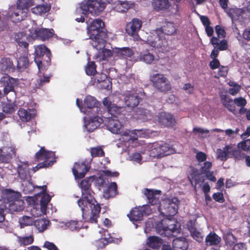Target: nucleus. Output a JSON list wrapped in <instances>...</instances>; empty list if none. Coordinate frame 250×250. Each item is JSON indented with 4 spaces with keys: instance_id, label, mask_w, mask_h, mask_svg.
Segmentation results:
<instances>
[{
    "instance_id": "nucleus-1",
    "label": "nucleus",
    "mask_w": 250,
    "mask_h": 250,
    "mask_svg": "<svg viewBox=\"0 0 250 250\" xmlns=\"http://www.w3.org/2000/svg\"><path fill=\"white\" fill-rule=\"evenodd\" d=\"M94 179L93 176H90L81 182L80 187L81 189L82 198L79 199L77 203L79 207L81 208L83 217L86 215L87 210H90L91 215L89 217V222L96 223L99 217L101 208L95 200L94 197L95 193L91 188Z\"/></svg>"
},
{
    "instance_id": "nucleus-2",
    "label": "nucleus",
    "mask_w": 250,
    "mask_h": 250,
    "mask_svg": "<svg viewBox=\"0 0 250 250\" xmlns=\"http://www.w3.org/2000/svg\"><path fill=\"white\" fill-rule=\"evenodd\" d=\"M35 57L34 61L38 67V78L34 82L35 88H40L48 83L50 81V76H48L44 73L42 75V71L43 70V63L45 62L48 65L51 61V52L50 50L43 44L38 45L35 50Z\"/></svg>"
},
{
    "instance_id": "nucleus-3",
    "label": "nucleus",
    "mask_w": 250,
    "mask_h": 250,
    "mask_svg": "<svg viewBox=\"0 0 250 250\" xmlns=\"http://www.w3.org/2000/svg\"><path fill=\"white\" fill-rule=\"evenodd\" d=\"M104 27V23L100 19L94 20L87 26V33L92 41L91 44L96 49L103 47L106 43L107 33Z\"/></svg>"
},
{
    "instance_id": "nucleus-4",
    "label": "nucleus",
    "mask_w": 250,
    "mask_h": 250,
    "mask_svg": "<svg viewBox=\"0 0 250 250\" xmlns=\"http://www.w3.org/2000/svg\"><path fill=\"white\" fill-rule=\"evenodd\" d=\"M107 0H88L82 2L80 8L83 14L90 13L93 15H99L105 8Z\"/></svg>"
},
{
    "instance_id": "nucleus-5",
    "label": "nucleus",
    "mask_w": 250,
    "mask_h": 250,
    "mask_svg": "<svg viewBox=\"0 0 250 250\" xmlns=\"http://www.w3.org/2000/svg\"><path fill=\"white\" fill-rule=\"evenodd\" d=\"M151 6L153 10L158 13H169L170 15H176L179 12V5L175 4L171 7L169 0H152Z\"/></svg>"
},
{
    "instance_id": "nucleus-6",
    "label": "nucleus",
    "mask_w": 250,
    "mask_h": 250,
    "mask_svg": "<svg viewBox=\"0 0 250 250\" xmlns=\"http://www.w3.org/2000/svg\"><path fill=\"white\" fill-rule=\"evenodd\" d=\"M152 86L158 91L166 93L171 89L169 80L162 73H153L149 76Z\"/></svg>"
},
{
    "instance_id": "nucleus-7",
    "label": "nucleus",
    "mask_w": 250,
    "mask_h": 250,
    "mask_svg": "<svg viewBox=\"0 0 250 250\" xmlns=\"http://www.w3.org/2000/svg\"><path fill=\"white\" fill-rule=\"evenodd\" d=\"M180 201L177 197L165 199L160 203L159 210L161 213L168 216H174L178 210Z\"/></svg>"
},
{
    "instance_id": "nucleus-8",
    "label": "nucleus",
    "mask_w": 250,
    "mask_h": 250,
    "mask_svg": "<svg viewBox=\"0 0 250 250\" xmlns=\"http://www.w3.org/2000/svg\"><path fill=\"white\" fill-rule=\"evenodd\" d=\"M119 114L114 113L111 117L107 118L105 125L108 130L112 133L121 134L123 136H128L129 134L128 130H124V125L119 121L117 115Z\"/></svg>"
},
{
    "instance_id": "nucleus-9",
    "label": "nucleus",
    "mask_w": 250,
    "mask_h": 250,
    "mask_svg": "<svg viewBox=\"0 0 250 250\" xmlns=\"http://www.w3.org/2000/svg\"><path fill=\"white\" fill-rule=\"evenodd\" d=\"M76 104L81 111L85 112L84 110L83 111V107L86 108L90 110H86L85 111L88 113L91 112L93 115L97 114L100 110V103L95 98L91 96H87L84 98L83 104H82V101H80L79 99H77L76 100Z\"/></svg>"
},
{
    "instance_id": "nucleus-10",
    "label": "nucleus",
    "mask_w": 250,
    "mask_h": 250,
    "mask_svg": "<svg viewBox=\"0 0 250 250\" xmlns=\"http://www.w3.org/2000/svg\"><path fill=\"white\" fill-rule=\"evenodd\" d=\"M167 226L159 229V233L162 236L174 237L180 233L181 225L175 220L167 221Z\"/></svg>"
},
{
    "instance_id": "nucleus-11",
    "label": "nucleus",
    "mask_w": 250,
    "mask_h": 250,
    "mask_svg": "<svg viewBox=\"0 0 250 250\" xmlns=\"http://www.w3.org/2000/svg\"><path fill=\"white\" fill-rule=\"evenodd\" d=\"M172 148L166 143L162 142H154L152 144L150 155L152 157L162 158L171 154Z\"/></svg>"
},
{
    "instance_id": "nucleus-12",
    "label": "nucleus",
    "mask_w": 250,
    "mask_h": 250,
    "mask_svg": "<svg viewBox=\"0 0 250 250\" xmlns=\"http://www.w3.org/2000/svg\"><path fill=\"white\" fill-rule=\"evenodd\" d=\"M28 13L16 5L11 6L6 16L13 22H20L27 17Z\"/></svg>"
},
{
    "instance_id": "nucleus-13",
    "label": "nucleus",
    "mask_w": 250,
    "mask_h": 250,
    "mask_svg": "<svg viewBox=\"0 0 250 250\" xmlns=\"http://www.w3.org/2000/svg\"><path fill=\"white\" fill-rule=\"evenodd\" d=\"M151 211L149 205H144L132 209L127 216L131 221L137 222L142 220L144 215H149L151 213Z\"/></svg>"
},
{
    "instance_id": "nucleus-14",
    "label": "nucleus",
    "mask_w": 250,
    "mask_h": 250,
    "mask_svg": "<svg viewBox=\"0 0 250 250\" xmlns=\"http://www.w3.org/2000/svg\"><path fill=\"white\" fill-rule=\"evenodd\" d=\"M16 149L13 146H4L0 148V162L8 163L16 155Z\"/></svg>"
},
{
    "instance_id": "nucleus-15",
    "label": "nucleus",
    "mask_w": 250,
    "mask_h": 250,
    "mask_svg": "<svg viewBox=\"0 0 250 250\" xmlns=\"http://www.w3.org/2000/svg\"><path fill=\"white\" fill-rule=\"evenodd\" d=\"M89 169L90 166L86 164L85 162H78L75 163L72 171L76 178L82 179L84 177Z\"/></svg>"
},
{
    "instance_id": "nucleus-16",
    "label": "nucleus",
    "mask_w": 250,
    "mask_h": 250,
    "mask_svg": "<svg viewBox=\"0 0 250 250\" xmlns=\"http://www.w3.org/2000/svg\"><path fill=\"white\" fill-rule=\"evenodd\" d=\"M142 26V21L137 18H134L131 21L127 23L125 31L130 36H138V33L141 29Z\"/></svg>"
},
{
    "instance_id": "nucleus-17",
    "label": "nucleus",
    "mask_w": 250,
    "mask_h": 250,
    "mask_svg": "<svg viewBox=\"0 0 250 250\" xmlns=\"http://www.w3.org/2000/svg\"><path fill=\"white\" fill-rule=\"evenodd\" d=\"M1 197L3 202L7 205L20 199L21 197V194L19 192L6 188L1 190Z\"/></svg>"
},
{
    "instance_id": "nucleus-18",
    "label": "nucleus",
    "mask_w": 250,
    "mask_h": 250,
    "mask_svg": "<svg viewBox=\"0 0 250 250\" xmlns=\"http://www.w3.org/2000/svg\"><path fill=\"white\" fill-rule=\"evenodd\" d=\"M17 173L18 177L22 181L31 180V176L27 161L20 162L17 166Z\"/></svg>"
},
{
    "instance_id": "nucleus-19",
    "label": "nucleus",
    "mask_w": 250,
    "mask_h": 250,
    "mask_svg": "<svg viewBox=\"0 0 250 250\" xmlns=\"http://www.w3.org/2000/svg\"><path fill=\"white\" fill-rule=\"evenodd\" d=\"M34 35L36 39L44 42L49 40L54 35V31L53 29L37 28L34 30Z\"/></svg>"
},
{
    "instance_id": "nucleus-20",
    "label": "nucleus",
    "mask_w": 250,
    "mask_h": 250,
    "mask_svg": "<svg viewBox=\"0 0 250 250\" xmlns=\"http://www.w3.org/2000/svg\"><path fill=\"white\" fill-rule=\"evenodd\" d=\"M141 100L136 92L128 91L125 94V103L129 107L133 108L138 106Z\"/></svg>"
},
{
    "instance_id": "nucleus-21",
    "label": "nucleus",
    "mask_w": 250,
    "mask_h": 250,
    "mask_svg": "<svg viewBox=\"0 0 250 250\" xmlns=\"http://www.w3.org/2000/svg\"><path fill=\"white\" fill-rule=\"evenodd\" d=\"M35 159L37 161H43L49 162L50 160L53 161V164L55 162V153L54 152L46 150L44 147H42L35 154Z\"/></svg>"
},
{
    "instance_id": "nucleus-22",
    "label": "nucleus",
    "mask_w": 250,
    "mask_h": 250,
    "mask_svg": "<svg viewBox=\"0 0 250 250\" xmlns=\"http://www.w3.org/2000/svg\"><path fill=\"white\" fill-rule=\"evenodd\" d=\"M15 66L12 60L9 58H3L0 61V71L3 74L8 76L9 73L13 72Z\"/></svg>"
},
{
    "instance_id": "nucleus-23",
    "label": "nucleus",
    "mask_w": 250,
    "mask_h": 250,
    "mask_svg": "<svg viewBox=\"0 0 250 250\" xmlns=\"http://www.w3.org/2000/svg\"><path fill=\"white\" fill-rule=\"evenodd\" d=\"M162 191L160 190H153L146 188L145 194L146 196L148 203L151 205H155L160 203V197Z\"/></svg>"
},
{
    "instance_id": "nucleus-24",
    "label": "nucleus",
    "mask_w": 250,
    "mask_h": 250,
    "mask_svg": "<svg viewBox=\"0 0 250 250\" xmlns=\"http://www.w3.org/2000/svg\"><path fill=\"white\" fill-rule=\"evenodd\" d=\"M159 123L168 127H173L176 123V120L173 115L168 113H163L159 117Z\"/></svg>"
},
{
    "instance_id": "nucleus-25",
    "label": "nucleus",
    "mask_w": 250,
    "mask_h": 250,
    "mask_svg": "<svg viewBox=\"0 0 250 250\" xmlns=\"http://www.w3.org/2000/svg\"><path fill=\"white\" fill-rule=\"evenodd\" d=\"M103 122L102 118L98 116H94L91 117L85 124V126L87 131L89 132H93L99 127Z\"/></svg>"
},
{
    "instance_id": "nucleus-26",
    "label": "nucleus",
    "mask_w": 250,
    "mask_h": 250,
    "mask_svg": "<svg viewBox=\"0 0 250 250\" xmlns=\"http://www.w3.org/2000/svg\"><path fill=\"white\" fill-rule=\"evenodd\" d=\"M188 247V242L185 237H177L172 241V247L174 250H187Z\"/></svg>"
},
{
    "instance_id": "nucleus-27",
    "label": "nucleus",
    "mask_w": 250,
    "mask_h": 250,
    "mask_svg": "<svg viewBox=\"0 0 250 250\" xmlns=\"http://www.w3.org/2000/svg\"><path fill=\"white\" fill-rule=\"evenodd\" d=\"M18 114L22 121L27 122L34 117L35 111L33 109L29 108L24 109L21 108L19 110Z\"/></svg>"
},
{
    "instance_id": "nucleus-28",
    "label": "nucleus",
    "mask_w": 250,
    "mask_h": 250,
    "mask_svg": "<svg viewBox=\"0 0 250 250\" xmlns=\"http://www.w3.org/2000/svg\"><path fill=\"white\" fill-rule=\"evenodd\" d=\"M1 81L3 83L4 93L7 94L9 92L14 91V83L15 80L12 78L10 77L8 75L2 77L1 78Z\"/></svg>"
},
{
    "instance_id": "nucleus-29",
    "label": "nucleus",
    "mask_w": 250,
    "mask_h": 250,
    "mask_svg": "<svg viewBox=\"0 0 250 250\" xmlns=\"http://www.w3.org/2000/svg\"><path fill=\"white\" fill-rule=\"evenodd\" d=\"M134 6V3L128 1H119L115 4L113 9L118 12L125 13Z\"/></svg>"
},
{
    "instance_id": "nucleus-30",
    "label": "nucleus",
    "mask_w": 250,
    "mask_h": 250,
    "mask_svg": "<svg viewBox=\"0 0 250 250\" xmlns=\"http://www.w3.org/2000/svg\"><path fill=\"white\" fill-rule=\"evenodd\" d=\"M163 243L162 239L158 236H152L147 238L146 244L149 248L154 250L159 249Z\"/></svg>"
},
{
    "instance_id": "nucleus-31",
    "label": "nucleus",
    "mask_w": 250,
    "mask_h": 250,
    "mask_svg": "<svg viewBox=\"0 0 250 250\" xmlns=\"http://www.w3.org/2000/svg\"><path fill=\"white\" fill-rule=\"evenodd\" d=\"M23 204L24 202L20 198L5 206L10 211L13 212L22 210L24 208Z\"/></svg>"
},
{
    "instance_id": "nucleus-32",
    "label": "nucleus",
    "mask_w": 250,
    "mask_h": 250,
    "mask_svg": "<svg viewBox=\"0 0 250 250\" xmlns=\"http://www.w3.org/2000/svg\"><path fill=\"white\" fill-rule=\"evenodd\" d=\"M82 228L81 222L77 220H68L63 223V229L79 231Z\"/></svg>"
},
{
    "instance_id": "nucleus-33",
    "label": "nucleus",
    "mask_w": 250,
    "mask_h": 250,
    "mask_svg": "<svg viewBox=\"0 0 250 250\" xmlns=\"http://www.w3.org/2000/svg\"><path fill=\"white\" fill-rule=\"evenodd\" d=\"M220 99L223 105L229 111L234 112L235 111V106L234 104V100L226 95H221Z\"/></svg>"
},
{
    "instance_id": "nucleus-34",
    "label": "nucleus",
    "mask_w": 250,
    "mask_h": 250,
    "mask_svg": "<svg viewBox=\"0 0 250 250\" xmlns=\"http://www.w3.org/2000/svg\"><path fill=\"white\" fill-rule=\"evenodd\" d=\"M16 42L20 46L26 48L29 44L27 42V35L25 32H20L15 36Z\"/></svg>"
},
{
    "instance_id": "nucleus-35",
    "label": "nucleus",
    "mask_w": 250,
    "mask_h": 250,
    "mask_svg": "<svg viewBox=\"0 0 250 250\" xmlns=\"http://www.w3.org/2000/svg\"><path fill=\"white\" fill-rule=\"evenodd\" d=\"M51 5L48 4H39L31 9V12L37 15H42L49 12Z\"/></svg>"
},
{
    "instance_id": "nucleus-36",
    "label": "nucleus",
    "mask_w": 250,
    "mask_h": 250,
    "mask_svg": "<svg viewBox=\"0 0 250 250\" xmlns=\"http://www.w3.org/2000/svg\"><path fill=\"white\" fill-rule=\"evenodd\" d=\"M221 241V238L215 233L210 232L206 237L205 243L207 246L218 245Z\"/></svg>"
},
{
    "instance_id": "nucleus-37",
    "label": "nucleus",
    "mask_w": 250,
    "mask_h": 250,
    "mask_svg": "<svg viewBox=\"0 0 250 250\" xmlns=\"http://www.w3.org/2000/svg\"><path fill=\"white\" fill-rule=\"evenodd\" d=\"M231 146H225L223 149L219 148L217 149V158L222 161H225L228 157L230 155L229 151Z\"/></svg>"
},
{
    "instance_id": "nucleus-38",
    "label": "nucleus",
    "mask_w": 250,
    "mask_h": 250,
    "mask_svg": "<svg viewBox=\"0 0 250 250\" xmlns=\"http://www.w3.org/2000/svg\"><path fill=\"white\" fill-rule=\"evenodd\" d=\"M137 118L143 121L150 119L152 117L151 112L145 108H139L136 111Z\"/></svg>"
},
{
    "instance_id": "nucleus-39",
    "label": "nucleus",
    "mask_w": 250,
    "mask_h": 250,
    "mask_svg": "<svg viewBox=\"0 0 250 250\" xmlns=\"http://www.w3.org/2000/svg\"><path fill=\"white\" fill-rule=\"evenodd\" d=\"M189 180L190 181L191 184L192 185V181H194V188H196V186L197 184L200 182L203 183L204 179L201 180L199 174L198 173L197 168L193 167L191 168L189 172V176H188Z\"/></svg>"
},
{
    "instance_id": "nucleus-40",
    "label": "nucleus",
    "mask_w": 250,
    "mask_h": 250,
    "mask_svg": "<svg viewBox=\"0 0 250 250\" xmlns=\"http://www.w3.org/2000/svg\"><path fill=\"white\" fill-rule=\"evenodd\" d=\"M115 52L118 56L123 58L131 57L134 54L132 49L129 47L116 48Z\"/></svg>"
},
{
    "instance_id": "nucleus-41",
    "label": "nucleus",
    "mask_w": 250,
    "mask_h": 250,
    "mask_svg": "<svg viewBox=\"0 0 250 250\" xmlns=\"http://www.w3.org/2000/svg\"><path fill=\"white\" fill-rule=\"evenodd\" d=\"M103 104L106 106L109 113L111 115H113L115 113L117 114H120L122 109H123V108L121 107L111 106V103L108 100L107 98H105L104 99Z\"/></svg>"
},
{
    "instance_id": "nucleus-42",
    "label": "nucleus",
    "mask_w": 250,
    "mask_h": 250,
    "mask_svg": "<svg viewBox=\"0 0 250 250\" xmlns=\"http://www.w3.org/2000/svg\"><path fill=\"white\" fill-rule=\"evenodd\" d=\"M162 29L163 32L167 35H172L175 34L177 31L176 26L172 22H167Z\"/></svg>"
},
{
    "instance_id": "nucleus-43",
    "label": "nucleus",
    "mask_w": 250,
    "mask_h": 250,
    "mask_svg": "<svg viewBox=\"0 0 250 250\" xmlns=\"http://www.w3.org/2000/svg\"><path fill=\"white\" fill-rule=\"evenodd\" d=\"M51 199V197L48 193L42 194L40 200V207L41 210L43 213H46L47 205L50 201Z\"/></svg>"
},
{
    "instance_id": "nucleus-44",
    "label": "nucleus",
    "mask_w": 250,
    "mask_h": 250,
    "mask_svg": "<svg viewBox=\"0 0 250 250\" xmlns=\"http://www.w3.org/2000/svg\"><path fill=\"white\" fill-rule=\"evenodd\" d=\"M90 58H88V61L85 67V71L88 76H95L97 73V65L94 61H90Z\"/></svg>"
},
{
    "instance_id": "nucleus-45",
    "label": "nucleus",
    "mask_w": 250,
    "mask_h": 250,
    "mask_svg": "<svg viewBox=\"0 0 250 250\" xmlns=\"http://www.w3.org/2000/svg\"><path fill=\"white\" fill-rule=\"evenodd\" d=\"M49 221L45 219H38L34 221V225L40 232H42L47 228Z\"/></svg>"
},
{
    "instance_id": "nucleus-46",
    "label": "nucleus",
    "mask_w": 250,
    "mask_h": 250,
    "mask_svg": "<svg viewBox=\"0 0 250 250\" xmlns=\"http://www.w3.org/2000/svg\"><path fill=\"white\" fill-rule=\"evenodd\" d=\"M188 229L190 233L192 238L198 242H201L203 240V236L197 229L193 226L188 227Z\"/></svg>"
},
{
    "instance_id": "nucleus-47",
    "label": "nucleus",
    "mask_w": 250,
    "mask_h": 250,
    "mask_svg": "<svg viewBox=\"0 0 250 250\" xmlns=\"http://www.w3.org/2000/svg\"><path fill=\"white\" fill-rule=\"evenodd\" d=\"M34 4L33 0H17L16 5L28 13L29 8Z\"/></svg>"
},
{
    "instance_id": "nucleus-48",
    "label": "nucleus",
    "mask_w": 250,
    "mask_h": 250,
    "mask_svg": "<svg viewBox=\"0 0 250 250\" xmlns=\"http://www.w3.org/2000/svg\"><path fill=\"white\" fill-rule=\"evenodd\" d=\"M104 46L105 44L103 47L99 49V50L102 49L101 51H99L97 54V58H99L100 61L105 60L112 55L111 51L109 49H105Z\"/></svg>"
},
{
    "instance_id": "nucleus-49",
    "label": "nucleus",
    "mask_w": 250,
    "mask_h": 250,
    "mask_svg": "<svg viewBox=\"0 0 250 250\" xmlns=\"http://www.w3.org/2000/svg\"><path fill=\"white\" fill-rule=\"evenodd\" d=\"M16 105L14 103H4L2 104V111L6 114H12L16 111Z\"/></svg>"
},
{
    "instance_id": "nucleus-50",
    "label": "nucleus",
    "mask_w": 250,
    "mask_h": 250,
    "mask_svg": "<svg viewBox=\"0 0 250 250\" xmlns=\"http://www.w3.org/2000/svg\"><path fill=\"white\" fill-rule=\"evenodd\" d=\"M105 194H107V197H114L118 194L117 185L115 182H111L107 188V192Z\"/></svg>"
},
{
    "instance_id": "nucleus-51",
    "label": "nucleus",
    "mask_w": 250,
    "mask_h": 250,
    "mask_svg": "<svg viewBox=\"0 0 250 250\" xmlns=\"http://www.w3.org/2000/svg\"><path fill=\"white\" fill-rule=\"evenodd\" d=\"M34 219L32 217L23 216L19 219V223L21 227L31 226L34 224Z\"/></svg>"
},
{
    "instance_id": "nucleus-52",
    "label": "nucleus",
    "mask_w": 250,
    "mask_h": 250,
    "mask_svg": "<svg viewBox=\"0 0 250 250\" xmlns=\"http://www.w3.org/2000/svg\"><path fill=\"white\" fill-rule=\"evenodd\" d=\"M129 134L127 136H129V140L132 141L137 140L138 137H144V131L143 129H134L132 131H129Z\"/></svg>"
},
{
    "instance_id": "nucleus-53",
    "label": "nucleus",
    "mask_w": 250,
    "mask_h": 250,
    "mask_svg": "<svg viewBox=\"0 0 250 250\" xmlns=\"http://www.w3.org/2000/svg\"><path fill=\"white\" fill-rule=\"evenodd\" d=\"M90 153L92 157H103L104 156V152L101 146L90 148Z\"/></svg>"
},
{
    "instance_id": "nucleus-54",
    "label": "nucleus",
    "mask_w": 250,
    "mask_h": 250,
    "mask_svg": "<svg viewBox=\"0 0 250 250\" xmlns=\"http://www.w3.org/2000/svg\"><path fill=\"white\" fill-rule=\"evenodd\" d=\"M29 64V60L26 56L21 57L17 61V67L19 69H25Z\"/></svg>"
},
{
    "instance_id": "nucleus-55",
    "label": "nucleus",
    "mask_w": 250,
    "mask_h": 250,
    "mask_svg": "<svg viewBox=\"0 0 250 250\" xmlns=\"http://www.w3.org/2000/svg\"><path fill=\"white\" fill-rule=\"evenodd\" d=\"M238 148H233L231 146L229 151H230V155L229 157H234L237 160H241L244 158V155Z\"/></svg>"
},
{
    "instance_id": "nucleus-56",
    "label": "nucleus",
    "mask_w": 250,
    "mask_h": 250,
    "mask_svg": "<svg viewBox=\"0 0 250 250\" xmlns=\"http://www.w3.org/2000/svg\"><path fill=\"white\" fill-rule=\"evenodd\" d=\"M154 56L149 52H146L140 56L141 60H143L147 63H151L154 60Z\"/></svg>"
},
{
    "instance_id": "nucleus-57",
    "label": "nucleus",
    "mask_w": 250,
    "mask_h": 250,
    "mask_svg": "<svg viewBox=\"0 0 250 250\" xmlns=\"http://www.w3.org/2000/svg\"><path fill=\"white\" fill-rule=\"evenodd\" d=\"M53 165V161L50 160L49 162H47L45 161H43L42 163H40L37 165V166L33 168V171L34 172H36L39 169L42 168L49 167Z\"/></svg>"
},
{
    "instance_id": "nucleus-58",
    "label": "nucleus",
    "mask_w": 250,
    "mask_h": 250,
    "mask_svg": "<svg viewBox=\"0 0 250 250\" xmlns=\"http://www.w3.org/2000/svg\"><path fill=\"white\" fill-rule=\"evenodd\" d=\"M237 147L242 150L250 151V140L247 139L238 144Z\"/></svg>"
},
{
    "instance_id": "nucleus-59",
    "label": "nucleus",
    "mask_w": 250,
    "mask_h": 250,
    "mask_svg": "<svg viewBox=\"0 0 250 250\" xmlns=\"http://www.w3.org/2000/svg\"><path fill=\"white\" fill-rule=\"evenodd\" d=\"M108 243H109V239L102 237L96 241L95 246L98 249H103Z\"/></svg>"
},
{
    "instance_id": "nucleus-60",
    "label": "nucleus",
    "mask_w": 250,
    "mask_h": 250,
    "mask_svg": "<svg viewBox=\"0 0 250 250\" xmlns=\"http://www.w3.org/2000/svg\"><path fill=\"white\" fill-rule=\"evenodd\" d=\"M26 182L24 186L23 191L26 193H31L35 188L34 184L32 182V179L29 180H26Z\"/></svg>"
},
{
    "instance_id": "nucleus-61",
    "label": "nucleus",
    "mask_w": 250,
    "mask_h": 250,
    "mask_svg": "<svg viewBox=\"0 0 250 250\" xmlns=\"http://www.w3.org/2000/svg\"><path fill=\"white\" fill-rule=\"evenodd\" d=\"M34 241L33 236H28L21 237L20 239V243L21 245L23 246H27L32 244Z\"/></svg>"
},
{
    "instance_id": "nucleus-62",
    "label": "nucleus",
    "mask_w": 250,
    "mask_h": 250,
    "mask_svg": "<svg viewBox=\"0 0 250 250\" xmlns=\"http://www.w3.org/2000/svg\"><path fill=\"white\" fill-rule=\"evenodd\" d=\"M229 84L230 86H233V87L229 89V93L231 95H234L239 91L240 89V86L239 84L234 83L233 82H230L229 83Z\"/></svg>"
},
{
    "instance_id": "nucleus-63",
    "label": "nucleus",
    "mask_w": 250,
    "mask_h": 250,
    "mask_svg": "<svg viewBox=\"0 0 250 250\" xmlns=\"http://www.w3.org/2000/svg\"><path fill=\"white\" fill-rule=\"evenodd\" d=\"M212 167V163L209 161L205 162L203 166L200 168V171L201 173L205 174L208 172L210 171L209 169Z\"/></svg>"
},
{
    "instance_id": "nucleus-64",
    "label": "nucleus",
    "mask_w": 250,
    "mask_h": 250,
    "mask_svg": "<svg viewBox=\"0 0 250 250\" xmlns=\"http://www.w3.org/2000/svg\"><path fill=\"white\" fill-rule=\"evenodd\" d=\"M96 75L94 78V83H99L104 81L106 79V75L104 73H96Z\"/></svg>"
}]
</instances>
